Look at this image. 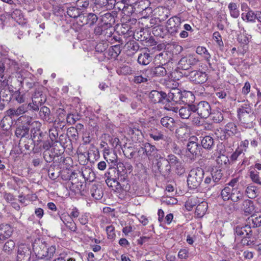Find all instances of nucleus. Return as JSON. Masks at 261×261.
I'll list each match as a JSON object with an SVG mask.
<instances>
[{
  "mask_svg": "<svg viewBox=\"0 0 261 261\" xmlns=\"http://www.w3.org/2000/svg\"><path fill=\"white\" fill-rule=\"evenodd\" d=\"M31 254L30 246L25 244H21L18 247L17 261H29Z\"/></svg>",
  "mask_w": 261,
  "mask_h": 261,
  "instance_id": "obj_4",
  "label": "nucleus"
},
{
  "mask_svg": "<svg viewBox=\"0 0 261 261\" xmlns=\"http://www.w3.org/2000/svg\"><path fill=\"white\" fill-rule=\"evenodd\" d=\"M181 19L179 17L174 16L169 18L167 22L166 27L167 30L170 29V27H175L176 25H180Z\"/></svg>",
  "mask_w": 261,
  "mask_h": 261,
  "instance_id": "obj_41",
  "label": "nucleus"
},
{
  "mask_svg": "<svg viewBox=\"0 0 261 261\" xmlns=\"http://www.w3.org/2000/svg\"><path fill=\"white\" fill-rule=\"evenodd\" d=\"M215 134L217 137L221 140H224L227 136L225 130H223L222 129H217L215 132Z\"/></svg>",
  "mask_w": 261,
  "mask_h": 261,
  "instance_id": "obj_56",
  "label": "nucleus"
},
{
  "mask_svg": "<svg viewBox=\"0 0 261 261\" xmlns=\"http://www.w3.org/2000/svg\"><path fill=\"white\" fill-rule=\"evenodd\" d=\"M155 61L158 64L162 65H166L170 61V57L167 51H164L156 55Z\"/></svg>",
  "mask_w": 261,
  "mask_h": 261,
  "instance_id": "obj_18",
  "label": "nucleus"
},
{
  "mask_svg": "<svg viewBox=\"0 0 261 261\" xmlns=\"http://www.w3.org/2000/svg\"><path fill=\"white\" fill-rule=\"evenodd\" d=\"M163 163H167L166 170H170V167H177L180 163L176 156L173 154H170L166 159H162Z\"/></svg>",
  "mask_w": 261,
  "mask_h": 261,
  "instance_id": "obj_13",
  "label": "nucleus"
},
{
  "mask_svg": "<svg viewBox=\"0 0 261 261\" xmlns=\"http://www.w3.org/2000/svg\"><path fill=\"white\" fill-rule=\"evenodd\" d=\"M236 234L238 236H241L244 238V237H248L250 238L252 236V231L250 226L245 225L244 226H238L235 229Z\"/></svg>",
  "mask_w": 261,
  "mask_h": 261,
  "instance_id": "obj_10",
  "label": "nucleus"
},
{
  "mask_svg": "<svg viewBox=\"0 0 261 261\" xmlns=\"http://www.w3.org/2000/svg\"><path fill=\"white\" fill-rule=\"evenodd\" d=\"M15 100L19 103H22L25 102L27 95L25 93H21L19 91H17L14 94Z\"/></svg>",
  "mask_w": 261,
  "mask_h": 261,
  "instance_id": "obj_47",
  "label": "nucleus"
},
{
  "mask_svg": "<svg viewBox=\"0 0 261 261\" xmlns=\"http://www.w3.org/2000/svg\"><path fill=\"white\" fill-rule=\"evenodd\" d=\"M193 108L194 113L196 112L201 118H206L210 115L211 107L207 101H201L196 106L193 105Z\"/></svg>",
  "mask_w": 261,
  "mask_h": 261,
  "instance_id": "obj_3",
  "label": "nucleus"
},
{
  "mask_svg": "<svg viewBox=\"0 0 261 261\" xmlns=\"http://www.w3.org/2000/svg\"><path fill=\"white\" fill-rule=\"evenodd\" d=\"M249 141L248 140H245L242 141L240 142V145L237 147L240 150H241L244 155V152L247 151V150L249 146Z\"/></svg>",
  "mask_w": 261,
  "mask_h": 261,
  "instance_id": "obj_52",
  "label": "nucleus"
},
{
  "mask_svg": "<svg viewBox=\"0 0 261 261\" xmlns=\"http://www.w3.org/2000/svg\"><path fill=\"white\" fill-rule=\"evenodd\" d=\"M196 52L197 54L202 56L206 61L207 63L210 65H211L210 59L211 58V56L205 47L203 46H198L196 48Z\"/></svg>",
  "mask_w": 261,
  "mask_h": 261,
  "instance_id": "obj_28",
  "label": "nucleus"
},
{
  "mask_svg": "<svg viewBox=\"0 0 261 261\" xmlns=\"http://www.w3.org/2000/svg\"><path fill=\"white\" fill-rule=\"evenodd\" d=\"M189 252L186 249H180L178 253V257L180 259H186L188 257Z\"/></svg>",
  "mask_w": 261,
  "mask_h": 261,
  "instance_id": "obj_60",
  "label": "nucleus"
},
{
  "mask_svg": "<svg viewBox=\"0 0 261 261\" xmlns=\"http://www.w3.org/2000/svg\"><path fill=\"white\" fill-rule=\"evenodd\" d=\"M238 113L239 118H244L245 115H247L248 117H249V114H252L251 108L249 105L244 103L238 109Z\"/></svg>",
  "mask_w": 261,
  "mask_h": 261,
  "instance_id": "obj_21",
  "label": "nucleus"
},
{
  "mask_svg": "<svg viewBox=\"0 0 261 261\" xmlns=\"http://www.w3.org/2000/svg\"><path fill=\"white\" fill-rule=\"evenodd\" d=\"M230 16L234 18H237L240 15V11L238 5L234 3H230L228 6Z\"/></svg>",
  "mask_w": 261,
  "mask_h": 261,
  "instance_id": "obj_27",
  "label": "nucleus"
},
{
  "mask_svg": "<svg viewBox=\"0 0 261 261\" xmlns=\"http://www.w3.org/2000/svg\"><path fill=\"white\" fill-rule=\"evenodd\" d=\"M15 247V242L13 240L9 239L3 245L2 252L6 255H11L14 252Z\"/></svg>",
  "mask_w": 261,
  "mask_h": 261,
  "instance_id": "obj_14",
  "label": "nucleus"
},
{
  "mask_svg": "<svg viewBox=\"0 0 261 261\" xmlns=\"http://www.w3.org/2000/svg\"><path fill=\"white\" fill-rule=\"evenodd\" d=\"M241 208L246 215L252 214L254 211V206L253 201L249 199L244 200L242 203Z\"/></svg>",
  "mask_w": 261,
  "mask_h": 261,
  "instance_id": "obj_22",
  "label": "nucleus"
},
{
  "mask_svg": "<svg viewBox=\"0 0 261 261\" xmlns=\"http://www.w3.org/2000/svg\"><path fill=\"white\" fill-rule=\"evenodd\" d=\"M193 105H188L181 107L178 110V114L182 119H188L194 113Z\"/></svg>",
  "mask_w": 261,
  "mask_h": 261,
  "instance_id": "obj_11",
  "label": "nucleus"
},
{
  "mask_svg": "<svg viewBox=\"0 0 261 261\" xmlns=\"http://www.w3.org/2000/svg\"><path fill=\"white\" fill-rule=\"evenodd\" d=\"M106 230L109 239L112 240L115 238V228L113 226L110 225L107 226L106 228Z\"/></svg>",
  "mask_w": 261,
  "mask_h": 261,
  "instance_id": "obj_51",
  "label": "nucleus"
},
{
  "mask_svg": "<svg viewBox=\"0 0 261 261\" xmlns=\"http://www.w3.org/2000/svg\"><path fill=\"white\" fill-rule=\"evenodd\" d=\"M117 72L119 75H130L134 73V70L130 66L123 65L118 68Z\"/></svg>",
  "mask_w": 261,
  "mask_h": 261,
  "instance_id": "obj_37",
  "label": "nucleus"
},
{
  "mask_svg": "<svg viewBox=\"0 0 261 261\" xmlns=\"http://www.w3.org/2000/svg\"><path fill=\"white\" fill-rule=\"evenodd\" d=\"M110 144L116 149L122 148L119 139L118 138H113L110 140Z\"/></svg>",
  "mask_w": 261,
  "mask_h": 261,
  "instance_id": "obj_53",
  "label": "nucleus"
},
{
  "mask_svg": "<svg viewBox=\"0 0 261 261\" xmlns=\"http://www.w3.org/2000/svg\"><path fill=\"white\" fill-rule=\"evenodd\" d=\"M89 214L86 213L81 215L79 221L82 225H85L88 223Z\"/></svg>",
  "mask_w": 261,
  "mask_h": 261,
  "instance_id": "obj_55",
  "label": "nucleus"
},
{
  "mask_svg": "<svg viewBox=\"0 0 261 261\" xmlns=\"http://www.w3.org/2000/svg\"><path fill=\"white\" fill-rule=\"evenodd\" d=\"M16 116H18L23 114L28 111V107L25 105H22L16 109Z\"/></svg>",
  "mask_w": 261,
  "mask_h": 261,
  "instance_id": "obj_57",
  "label": "nucleus"
},
{
  "mask_svg": "<svg viewBox=\"0 0 261 261\" xmlns=\"http://www.w3.org/2000/svg\"><path fill=\"white\" fill-rule=\"evenodd\" d=\"M213 39L220 46L223 45V42L222 40L221 36L218 32H215L213 33Z\"/></svg>",
  "mask_w": 261,
  "mask_h": 261,
  "instance_id": "obj_54",
  "label": "nucleus"
},
{
  "mask_svg": "<svg viewBox=\"0 0 261 261\" xmlns=\"http://www.w3.org/2000/svg\"><path fill=\"white\" fill-rule=\"evenodd\" d=\"M222 176V173L220 170L212 171L211 176L212 177L213 182L215 184L218 182L221 179Z\"/></svg>",
  "mask_w": 261,
  "mask_h": 261,
  "instance_id": "obj_48",
  "label": "nucleus"
},
{
  "mask_svg": "<svg viewBox=\"0 0 261 261\" xmlns=\"http://www.w3.org/2000/svg\"><path fill=\"white\" fill-rule=\"evenodd\" d=\"M251 36L246 33V31L243 28V32L241 33L238 37L239 43L243 45H247L250 41Z\"/></svg>",
  "mask_w": 261,
  "mask_h": 261,
  "instance_id": "obj_32",
  "label": "nucleus"
},
{
  "mask_svg": "<svg viewBox=\"0 0 261 261\" xmlns=\"http://www.w3.org/2000/svg\"><path fill=\"white\" fill-rule=\"evenodd\" d=\"M198 60L193 56H189L182 58L178 62L180 68L183 70L189 69L191 66L196 64Z\"/></svg>",
  "mask_w": 261,
  "mask_h": 261,
  "instance_id": "obj_7",
  "label": "nucleus"
},
{
  "mask_svg": "<svg viewBox=\"0 0 261 261\" xmlns=\"http://www.w3.org/2000/svg\"><path fill=\"white\" fill-rule=\"evenodd\" d=\"M249 176L253 183L261 186V177L258 171L256 170L249 171Z\"/></svg>",
  "mask_w": 261,
  "mask_h": 261,
  "instance_id": "obj_31",
  "label": "nucleus"
},
{
  "mask_svg": "<svg viewBox=\"0 0 261 261\" xmlns=\"http://www.w3.org/2000/svg\"><path fill=\"white\" fill-rule=\"evenodd\" d=\"M80 12L79 9L75 7H70L68 8L67 10V15L71 18H74L79 17L80 18H82V17L84 18V16L80 15Z\"/></svg>",
  "mask_w": 261,
  "mask_h": 261,
  "instance_id": "obj_40",
  "label": "nucleus"
},
{
  "mask_svg": "<svg viewBox=\"0 0 261 261\" xmlns=\"http://www.w3.org/2000/svg\"><path fill=\"white\" fill-rule=\"evenodd\" d=\"M106 182L109 187L111 188H115L116 189H118L121 187L119 182L114 178L109 177L107 178L106 180Z\"/></svg>",
  "mask_w": 261,
  "mask_h": 261,
  "instance_id": "obj_45",
  "label": "nucleus"
},
{
  "mask_svg": "<svg viewBox=\"0 0 261 261\" xmlns=\"http://www.w3.org/2000/svg\"><path fill=\"white\" fill-rule=\"evenodd\" d=\"M168 98H170L173 101L178 103L179 102L182 98L181 91L177 89H173L168 93Z\"/></svg>",
  "mask_w": 261,
  "mask_h": 261,
  "instance_id": "obj_23",
  "label": "nucleus"
},
{
  "mask_svg": "<svg viewBox=\"0 0 261 261\" xmlns=\"http://www.w3.org/2000/svg\"><path fill=\"white\" fill-rule=\"evenodd\" d=\"M63 222L71 231H75L76 230V225L72 219L70 221H63Z\"/></svg>",
  "mask_w": 261,
  "mask_h": 261,
  "instance_id": "obj_59",
  "label": "nucleus"
},
{
  "mask_svg": "<svg viewBox=\"0 0 261 261\" xmlns=\"http://www.w3.org/2000/svg\"><path fill=\"white\" fill-rule=\"evenodd\" d=\"M209 116H210L211 119L215 123H219L223 120L222 113L218 110H214L212 112H211Z\"/></svg>",
  "mask_w": 261,
  "mask_h": 261,
  "instance_id": "obj_33",
  "label": "nucleus"
},
{
  "mask_svg": "<svg viewBox=\"0 0 261 261\" xmlns=\"http://www.w3.org/2000/svg\"><path fill=\"white\" fill-rule=\"evenodd\" d=\"M207 208V203L200 199L196 205L195 214L198 218H202L206 214Z\"/></svg>",
  "mask_w": 261,
  "mask_h": 261,
  "instance_id": "obj_12",
  "label": "nucleus"
},
{
  "mask_svg": "<svg viewBox=\"0 0 261 261\" xmlns=\"http://www.w3.org/2000/svg\"><path fill=\"white\" fill-rule=\"evenodd\" d=\"M204 174V170L201 168L197 167L191 169L187 179L189 188L194 189L198 187L202 182Z\"/></svg>",
  "mask_w": 261,
  "mask_h": 261,
  "instance_id": "obj_2",
  "label": "nucleus"
},
{
  "mask_svg": "<svg viewBox=\"0 0 261 261\" xmlns=\"http://www.w3.org/2000/svg\"><path fill=\"white\" fill-rule=\"evenodd\" d=\"M255 14L254 11L251 10L248 11L247 13L243 12L241 14L242 19L247 22H255Z\"/></svg>",
  "mask_w": 261,
  "mask_h": 261,
  "instance_id": "obj_25",
  "label": "nucleus"
},
{
  "mask_svg": "<svg viewBox=\"0 0 261 261\" xmlns=\"http://www.w3.org/2000/svg\"><path fill=\"white\" fill-rule=\"evenodd\" d=\"M97 19L98 17L96 14L90 13L86 16V24L92 27L96 22Z\"/></svg>",
  "mask_w": 261,
  "mask_h": 261,
  "instance_id": "obj_43",
  "label": "nucleus"
},
{
  "mask_svg": "<svg viewBox=\"0 0 261 261\" xmlns=\"http://www.w3.org/2000/svg\"><path fill=\"white\" fill-rule=\"evenodd\" d=\"M232 188L230 187H225L221 191V195L224 200H228L231 198Z\"/></svg>",
  "mask_w": 261,
  "mask_h": 261,
  "instance_id": "obj_46",
  "label": "nucleus"
},
{
  "mask_svg": "<svg viewBox=\"0 0 261 261\" xmlns=\"http://www.w3.org/2000/svg\"><path fill=\"white\" fill-rule=\"evenodd\" d=\"M166 96L165 92L156 90H153L149 94V98L154 103L162 102Z\"/></svg>",
  "mask_w": 261,
  "mask_h": 261,
  "instance_id": "obj_15",
  "label": "nucleus"
},
{
  "mask_svg": "<svg viewBox=\"0 0 261 261\" xmlns=\"http://www.w3.org/2000/svg\"><path fill=\"white\" fill-rule=\"evenodd\" d=\"M106 161L108 163H111L114 165H117L118 173L121 172V170H123V168H124L123 164L122 163H118L117 154L115 151L112 152L110 155L108 156Z\"/></svg>",
  "mask_w": 261,
  "mask_h": 261,
  "instance_id": "obj_16",
  "label": "nucleus"
},
{
  "mask_svg": "<svg viewBox=\"0 0 261 261\" xmlns=\"http://www.w3.org/2000/svg\"><path fill=\"white\" fill-rule=\"evenodd\" d=\"M121 53L120 47L119 45H114L111 47L109 49V54L113 58L117 57Z\"/></svg>",
  "mask_w": 261,
  "mask_h": 261,
  "instance_id": "obj_50",
  "label": "nucleus"
},
{
  "mask_svg": "<svg viewBox=\"0 0 261 261\" xmlns=\"http://www.w3.org/2000/svg\"><path fill=\"white\" fill-rule=\"evenodd\" d=\"M76 6L80 8H86L89 6V2L87 0H77Z\"/></svg>",
  "mask_w": 261,
  "mask_h": 261,
  "instance_id": "obj_63",
  "label": "nucleus"
},
{
  "mask_svg": "<svg viewBox=\"0 0 261 261\" xmlns=\"http://www.w3.org/2000/svg\"><path fill=\"white\" fill-rule=\"evenodd\" d=\"M166 65H159L158 66L147 70V74L151 76V79L153 76H163L167 74Z\"/></svg>",
  "mask_w": 261,
  "mask_h": 261,
  "instance_id": "obj_8",
  "label": "nucleus"
},
{
  "mask_svg": "<svg viewBox=\"0 0 261 261\" xmlns=\"http://www.w3.org/2000/svg\"><path fill=\"white\" fill-rule=\"evenodd\" d=\"M202 147L206 149H211L214 146V139L209 136H205L201 141Z\"/></svg>",
  "mask_w": 261,
  "mask_h": 261,
  "instance_id": "obj_30",
  "label": "nucleus"
},
{
  "mask_svg": "<svg viewBox=\"0 0 261 261\" xmlns=\"http://www.w3.org/2000/svg\"><path fill=\"white\" fill-rule=\"evenodd\" d=\"M245 193L249 198H254L259 194V188L255 185L249 184L246 188Z\"/></svg>",
  "mask_w": 261,
  "mask_h": 261,
  "instance_id": "obj_20",
  "label": "nucleus"
},
{
  "mask_svg": "<svg viewBox=\"0 0 261 261\" xmlns=\"http://www.w3.org/2000/svg\"><path fill=\"white\" fill-rule=\"evenodd\" d=\"M243 198V194L237 188H232L231 200L234 202H238Z\"/></svg>",
  "mask_w": 261,
  "mask_h": 261,
  "instance_id": "obj_35",
  "label": "nucleus"
},
{
  "mask_svg": "<svg viewBox=\"0 0 261 261\" xmlns=\"http://www.w3.org/2000/svg\"><path fill=\"white\" fill-rule=\"evenodd\" d=\"M77 120V116L73 114H69L67 116V121L70 124H74Z\"/></svg>",
  "mask_w": 261,
  "mask_h": 261,
  "instance_id": "obj_61",
  "label": "nucleus"
},
{
  "mask_svg": "<svg viewBox=\"0 0 261 261\" xmlns=\"http://www.w3.org/2000/svg\"><path fill=\"white\" fill-rule=\"evenodd\" d=\"M225 152V149L223 148L219 149H217L215 154L216 156V163L221 167H227L229 164V159L228 157L225 155L224 153Z\"/></svg>",
  "mask_w": 261,
  "mask_h": 261,
  "instance_id": "obj_5",
  "label": "nucleus"
},
{
  "mask_svg": "<svg viewBox=\"0 0 261 261\" xmlns=\"http://www.w3.org/2000/svg\"><path fill=\"white\" fill-rule=\"evenodd\" d=\"M33 250L38 258L49 259L56 252L55 246H49L41 240L36 239L32 244Z\"/></svg>",
  "mask_w": 261,
  "mask_h": 261,
  "instance_id": "obj_1",
  "label": "nucleus"
},
{
  "mask_svg": "<svg viewBox=\"0 0 261 261\" xmlns=\"http://www.w3.org/2000/svg\"><path fill=\"white\" fill-rule=\"evenodd\" d=\"M200 199L197 197H192L188 199L185 203V207L186 209L190 211L192 210L193 207L196 206L198 202H200Z\"/></svg>",
  "mask_w": 261,
  "mask_h": 261,
  "instance_id": "obj_38",
  "label": "nucleus"
},
{
  "mask_svg": "<svg viewBox=\"0 0 261 261\" xmlns=\"http://www.w3.org/2000/svg\"><path fill=\"white\" fill-rule=\"evenodd\" d=\"M241 242L243 245L251 246L254 245V240L253 239L244 237L242 239Z\"/></svg>",
  "mask_w": 261,
  "mask_h": 261,
  "instance_id": "obj_58",
  "label": "nucleus"
},
{
  "mask_svg": "<svg viewBox=\"0 0 261 261\" xmlns=\"http://www.w3.org/2000/svg\"><path fill=\"white\" fill-rule=\"evenodd\" d=\"M151 61V57L149 53H141L138 58V62L141 65H146L149 64Z\"/></svg>",
  "mask_w": 261,
  "mask_h": 261,
  "instance_id": "obj_29",
  "label": "nucleus"
},
{
  "mask_svg": "<svg viewBox=\"0 0 261 261\" xmlns=\"http://www.w3.org/2000/svg\"><path fill=\"white\" fill-rule=\"evenodd\" d=\"M161 201L167 205H173L177 203V200L171 195H166L162 198Z\"/></svg>",
  "mask_w": 261,
  "mask_h": 261,
  "instance_id": "obj_44",
  "label": "nucleus"
},
{
  "mask_svg": "<svg viewBox=\"0 0 261 261\" xmlns=\"http://www.w3.org/2000/svg\"><path fill=\"white\" fill-rule=\"evenodd\" d=\"M13 232V228L9 224L0 225V232L4 240L10 238Z\"/></svg>",
  "mask_w": 261,
  "mask_h": 261,
  "instance_id": "obj_19",
  "label": "nucleus"
},
{
  "mask_svg": "<svg viewBox=\"0 0 261 261\" xmlns=\"http://www.w3.org/2000/svg\"><path fill=\"white\" fill-rule=\"evenodd\" d=\"M149 136L156 141L160 140L165 141L167 144L171 142V139L163 135L162 132L156 128L151 129L148 132Z\"/></svg>",
  "mask_w": 261,
  "mask_h": 261,
  "instance_id": "obj_6",
  "label": "nucleus"
},
{
  "mask_svg": "<svg viewBox=\"0 0 261 261\" xmlns=\"http://www.w3.org/2000/svg\"><path fill=\"white\" fill-rule=\"evenodd\" d=\"M225 131L227 136H231L237 134V126L234 123L230 122L227 123L225 127Z\"/></svg>",
  "mask_w": 261,
  "mask_h": 261,
  "instance_id": "obj_39",
  "label": "nucleus"
},
{
  "mask_svg": "<svg viewBox=\"0 0 261 261\" xmlns=\"http://www.w3.org/2000/svg\"><path fill=\"white\" fill-rule=\"evenodd\" d=\"M29 128L25 125H19L15 130V135L19 138H22L28 134Z\"/></svg>",
  "mask_w": 261,
  "mask_h": 261,
  "instance_id": "obj_34",
  "label": "nucleus"
},
{
  "mask_svg": "<svg viewBox=\"0 0 261 261\" xmlns=\"http://www.w3.org/2000/svg\"><path fill=\"white\" fill-rule=\"evenodd\" d=\"M106 27L107 24L106 23H98L94 29V33L96 35H100L102 34L103 31L106 29Z\"/></svg>",
  "mask_w": 261,
  "mask_h": 261,
  "instance_id": "obj_49",
  "label": "nucleus"
},
{
  "mask_svg": "<svg viewBox=\"0 0 261 261\" xmlns=\"http://www.w3.org/2000/svg\"><path fill=\"white\" fill-rule=\"evenodd\" d=\"M242 154H243V153L237 148L235 151L231 154L230 160L232 161H235Z\"/></svg>",
  "mask_w": 261,
  "mask_h": 261,
  "instance_id": "obj_62",
  "label": "nucleus"
},
{
  "mask_svg": "<svg viewBox=\"0 0 261 261\" xmlns=\"http://www.w3.org/2000/svg\"><path fill=\"white\" fill-rule=\"evenodd\" d=\"M143 150L146 155L148 157L154 156L158 151L156 147L149 143H145L143 145Z\"/></svg>",
  "mask_w": 261,
  "mask_h": 261,
  "instance_id": "obj_24",
  "label": "nucleus"
},
{
  "mask_svg": "<svg viewBox=\"0 0 261 261\" xmlns=\"http://www.w3.org/2000/svg\"><path fill=\"white\" fill-rule=\"evenodd\" d=\"M190 79L196 83H203L207 81V76L205 72L200 71H193L190 73Z\"/></svg>",
  "mask_w": 261,
  "mask_h": 261,
  "instance_id": "obj_9",
  "label": "nucleus"
},
{
  "mask_svg": "<svg viewBox=\"0 0 261 261\" xmlns=\"http://www.w3.org/2000/svg\"><path fill=\"white\" fill-rule=\"evenodd\" d=\"M50 113V112L49 109L44 106L41 108L39 112V115L43 120L47 122H50L51 121H50L49 118Z\"/></svg>",
  "mask_w": 261,
  "mask_h": 261,
  "instance_id": "obj_36",
  "label": "nucleus"
},
{
  "mask_svg": "<svg viewBox=\"0 0 261 261\" xmlns=\"http://www.w3.org/2000/svg\"><path fill=\"white\" fill-rule=\"evenodd\" d=\"M187 149L192 154H197L199 152L198 143L194 141L189 142L187 144Z\"/></svg>",
  "mask_w": 261,
  "mask_h": 261,
  "instance_id": "obj_42",
  "label": "nucleus"
},
{
  "mask_svg": "<svg viewBox=\"0 0 261 261\" xmlns=\"http://www.w3.org/2000/svg\"><path fill=\"white\" fill-rule=\"evenodd\" d=\"M250 84L249 82H245L244 87L242 88V92L244 95H247L250 90Z\"/></svg>",
  "mask_w": 261,
  "mask_h": 261,
  "instance_id": "obj_64",
  "label": "nucleus"
},
{
  "mask_svg": "<svg viewBox=\"0 0 261 261\" xmlns=\"http://www.w3.org/2000/svg\"><path fill=\"white\" fill-rule=\"evenodd\" d=\"M160 123L163 127L171 131L173 130L175 127L174 119L170 117L166 116L163 117L160 120Z\"/></svg>",
  "mask_w": 261,
  "mask_h": 261,
  "instance_id": "obj_17",
  "label": "nucleus"
},
{
  "mask_svg": "<svg viewBox=\"0 0 261 261\" xmlns=\"http://www.w3.org/2000/svg\"><path fill=\"white\" fill-rule=\"evenodd\" d=\"M147 73V70L142 72V74L141 75H135L134 79V82L136 84H140L141 83H146L148 81L151 80V76L148 74Z\"/></svg>",
  "mask_w": 261,
  "mask_h": 261,
  "instance_id": "obj_26",
  "label": "nucleus"
}]
</instances>
